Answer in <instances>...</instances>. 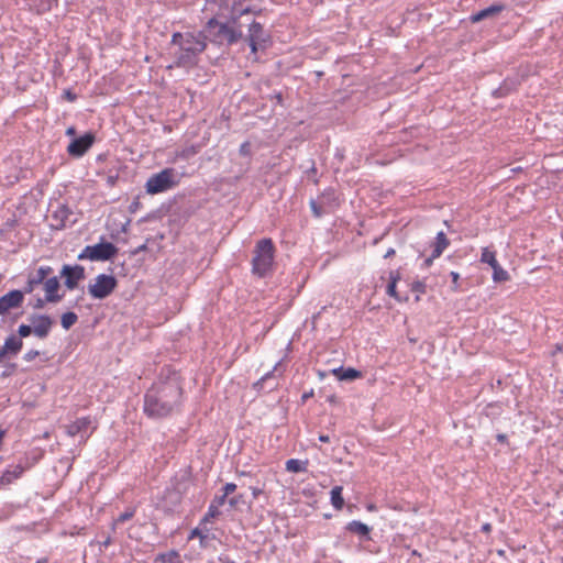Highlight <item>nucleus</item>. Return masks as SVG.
<instances>
[{"label":"nucleus","mask_w":563,"mask_h":563,"mask_svg":"<svg viewBox=\"0 0 563 563\" xmlns=\"http://www.w3.org/2000/svg\"><path fill=\"white\" fill-rule=\"evenodd\" d=\"M183 388L176 373L152 385L144 396V412L151 418H165L181 404Z\"/></svg>","instance_id":"f257e3e1"},{"label":"nucleus","mask_w":563,"mask_h":563,"mask_svg":"<svg viewBox=\"0 0 563 563\" xmlns=\"http://www.w3.org/2000/svg\"><path fill=\"white\" fill-rule=\"evenodd\" d=\"M172 44L178 45L179 49L175 54L176 66L194 67L198 63V56L206 49L207 42L201 31L199 32H176L172 36Z\"/></svg>","instance_id":"f03ea898"},{"label":"nucleus","mask_w":563,"mask_h":563,"mask_svg":"<svg viewBox=\"0 0 563 563\" xmlns=\"http://www.w3.org/2000/svg\"><path fill=\"white\" fill-rule=\"evenodd\" d=\"M201 32L206 42L209 41L218 46H231L243 38V34L230 30L227 22H220L217 18L209 19Z\"/></svg>","instance_id":"7ed1b4c3"},{"label":"nucleus","mask_w":563,"mask_h":563,"mask_svg":"<svg viewBox=\"0 0 563 563\" xmlns=\"http://www.w3.org/2000/svg\"><path fill=\"white\" fill-rule=\"evenodd\" d=\"M275 246L272 239L265 238L257 241L252 258V273L257 277L268 275L274 265Z\"/></svg>","instance_id":"20e7f679"},{"label":"nucleus","mask_w":563,"mask_h":563,"mask_svg":"<svg viewBox=\"0 0 563 563\" xmlns=\"http://www.w3.org/2000/svg\"><path fill=\"white\" fill-rule=\"evenodd\" d=\"M177 184L178 181L176 179L175 169L165 168L159 173L152 175L147 179L145 188L147 194L156 195L174 188Z\"/></svg>","instance_id":"39448f33"},{"label":"nucleus","mask_w":563,"mask_h":563,"mask_svg":"<svg viewBox=\"0 0 563 563\" xmlns=\"http://www.w3.org/2000/svg\"><path fill=\"white\" fill-rule=\"evenodd\" d=\"M118 253V247L111 242H100L95 245H87L79 253L78 260H90L96 262L109 261Z\"/></svg>","instance_id":"423d86ee"},{"label":"nucleus","mask_w":563,"mask_h":563,"mask_svg":"<svg viewBox=\"0 0 563 563\" xmlns=\"http://www.w3.org/2000/svg\"><path fill=\"white\" fill-rule=\"evenodd\" d=\"M118 286V280L113 275L99 274L93 284H89L88 292L95 299H104L109 297Z\"/></svg>","instance_id":"0eeeda50"},{"label":"nucleus","mask_w":563,"mask_h":563,"mask_svg":"<svg viewBox=\"0 0 563 563\" xmlns=\"http://www.w3.org/2000/svg\"><path fill=\"white\" fill-rule=\"evenodd\" d=\"M251 13H254L251 7H244L241 0H235L232 3L230 16L227 21V24H229V29L233 30L236 33L244 34L243 26H247V23H245L242 19Z\"/></svg>","instance_id":"6e6552de"},{"label":"nucleus","mask_w":563,"mask_h":563,"mask_svg":"<svg viewBox=\"0 0 563 563\" xmlns=\"http://www.w3.org/2000/svg\"><path fill=\"white\" fill-rule=\"evenodd\" d=\"M53 274L51 266H41L35 269H29L26 275V283L21 289L25 294L33 292L40 285H43L47 276Z\"/></svg>","instance_id":"1a4fd4ad"},{"label":"nucleus","mask_w":563,"mask_h":563,"mask_svg":"<svg viewBox=\"0 0 563 563\" xmlns=\"http://www.w3.org/2000/svg\"><path fill=\"white\" fill-rule=\"evenodd\" d=\"M74 214L73 210L65 203H58L56 209L52 211L51 227L54 230H63L67 225H73L76 219H70Z\"/></svg>","instance_id":"9d476101"},{"label":"nucleus","mask_w":563,"mask_h":563,"mask_svg":"<svg viewBox=\"0 0 563 563\" xmlns=\"http://www.w3.org/2000/svg\"><path fill=\"white\" fill-rule=\"evenodd\" d=\"M29 321L33 327V334L38 339L47 338L54 324V320L48 314L33 313L29 317Z\"/></svg>","instance_id":"9b49d317"},{"label":"nucleus","mask_w":563,"mask_h":563,"mask_svg":"<svg viewBox=\"0 0 563 563\" xmlns=\"http://www.w3.org/2000/svg\"><path fill=\"white\" fill-rule=\"evenodd\" d=\"M95 135L90 132L80 137H75L67 146V152L73 157H81L93 144Z\"/></svg>","instance_id":"f8f14e48"},{"label":"nucleus","mask_w":563,"mask_h":563,"mask_svg":"<svg viewBox=\"0 0 563 563\" xmlns=\"http://www.w3.org/2000/svg\"><path fill=\"white\" fill-rule=\"evenodd\" d=\"M24 300V291L13 289L0 297V314L8 313L11 309L20 308Z\"/></svg>","instance_id":"ddd939ff"},{"label":"nucleus","mask_w":563,"mask_h":563,"mask_svg":"<svg viewBox=\"0 0 563 563\" xmlns=\"http://www.w3.org/2000/svg\"><path fill=\"white\" fill-rule=\"evenodd\" d=\"M60 276L65 277V286L73 290L78 286V283L85 278V268L80 265H64Z\"/></svg>","instance_id":"4468645a"},{"label":"nucleus","mask_w":563,"mask_h":563,"mask_svg":"<svg viewBox=\"0 0 563 563\" xmlns=\"http://www.w3.org/2000/svg\"><path fill=\"white\" fill-rule=\"evenodd\" d=\"M90 424V417H81L66 426V432L69 437L79 435L82 441H86L91 434V432H88Z\"/></svg>","instance_id":"2eb2a0df"},{"label":"nucleus","mask_w":563,"mask_h":563,"mask_svg":"<svg viewBox=\"0 0 563 563\" xmlns=\"http://www.w3.org/2000/svg\"><path fill=\"white\" fill-rule=\"evenodd\" d=\"M242 40L271 43V35L264 30V26L260 22L251 20L247 22V34H243Z\"/></svg>","instance_id":"dca6fc26"},{"label":"nucleus","mask_w":563,"mask_h":563,"mask_svg":"<svg viewBox=\"0 0 563 563\" xmlns=\"http://www.w3.org/2000/svg\"><path fill=\"white\" fill-rule=\"evenodd\" d=\"M506 9V5L501 2H495L492 5L473 13L470 16L472 23H477L486 19H495Z\"/></svg>","instance_id":"f3484780"},{"label":"nucleus","mask_w":563,"mask_h":563,"mask_svg":"<svg viewBox=\"0 0 563 563\" xmlns=\"http://www.w3.org/2000/svg\"><path fill=\"white\" fill-rule=\"evenodd\" d=\"M279 363H277L274 368L267 372L264 376H262L257 382L253 384V388L257 391H272L274 390L278 383L276 382L275 372L278 368Z\"/></svg>","instance_id":"a211bd4d"},{"label":"nucleus","mask_w":563,"mask_h":563,"mask_svg":"<svg viewBox=\"0 0 563 563\" xmlns=\"http://www.w3.org/2000/svg\"><path fill=\"white\" fill-rule=\"evenodd\" d=\"M43 286L46 295V300H48V302L56 303L62 300L63 296L57 294L60 286L57 276H47L43 283Z\"/></svg>","instance_id":"6ab92c4d"},{"label":"nucleus","mask_w":563,"mask_h":563,"mask_svg":"<svg viewBox=\"0 0 563 563\" xmlns=\"http://www.w3.org/2000/svg\"><path fill=\"white\" fill-rule=\"evenodd\" d=\"M23 341L14 334L8 336L4 341V344L0 347L2 353L5 354L7 357L15 356L22 349Z\"/></svg>","instance_id":"aec40b11"},{"label":"nucleus","mask_w":563,"mask_h":563,"mask_svg":"<svg viewBox=\"0 0 563 563\" xmlns=\"http://www.w3.org/2000/svg\"><path fill=\"white\" fill-rule=\"evenodd\" d=\"M331 373L339 379V380H354L356 378H360L362 376V373L355 368L349 367L344 368L342 366L333 368Z\"/></svg>","instance_id":"412c9836"},{"label":"nucleus","mask_w":563,"mask_h":563,"mask_svg":"<svg viewBox=\"0 0 563 563\" xmlns=\"http://www.w3.org/2000/svg\"><path fill=\"white\" fill-rule=\"evenodd\" d=\"M345 529L352 533L358 534L365 540H371V528L362 521L353 520L346 525Z\"/></svg>","instance_id":"4be33fe9"},{"label":"nucleus","mask_w":563,"mask_h":563,"mask_svg":"<svg viewBox=\"0 0 563 563\" xmlns=\"http://www.w3.org/2000/svg\"><path fill=\"white\" fill-rule=\"evenodd\" d=\"M23 472L24 467L20 464L13 466L12 468H8L0 477V485H10L13 481L21 477Z\"/></svg>","instance_id":"5701e85b"},{"label":"nucleus","mask_w":563,"mask_h":563,"mask_svg":"<svg viewBox=\"0 0 563 563\" xmlns=\"http://www.w3.org/2000/svg\"><path fill=\"white\" fill-rule=\"evenodd\" d=\"M450 242L443 231L439 232L432 244V257H440L443 251L449 246Z\"/></svg>","instance_id":"b1692460"},{"label":"nucleus","mask_w":563,"mask_h":563,"mask_svg":"<svg viewBox=\"0 0 563 563\" xmlns=\"http://www.w3.org/2000/svg\"><path fill=\"white\" fill-rule=\"evenodd\" d=\"M324 206L328 212L339 206V200L334 189H325L318 198Z\"/></svg>","instance_id":"393cba45"},{"label":"nucleus","mask_w":563,"mask_h":563,"mask_svg":"<svg viewBox=\"0 0 563 563\" xmlns=\"http://www.w3.org/2000/svg\"><path fill=\"white\" fill-rule=\"evenodd\" d=\"M518 85V80L507 78L497 89L493 91V96L496 98H503L507 96L510 91L515 90Z\"/></svg>","instance_id":"a878e982"},{"label":"nucleus","mask_w":563,"mask_h":563,"mask_svg":"<svg viewBox=\"0 0 563 563\" xmlns=\"http://www.w3.org/2000/svg\"><path fill=\"white\" fill-rule=\"evenodd\" d=\"M308 464V460L290 459L286 462L285 466L287 472L301 473L307 471Z\"/></svg>","instance_id":"bb28decb"},{"label":"nucleus","mask_w":563,"mask_h":563,"mask_svg":"<svg viewBox=\"0 0 563 563\" xmlns=\"http://www.w3.org/2000/svg\"><path fill=\"white\" fill-rule=\"evenodd\" d=\"M153 563H179V553L175 550L159 553L154 558Z\"/></svg>","instance_id":"cd10ccee"},{"label":"nucleus","mask_w":563,"mask_h":563,"mask_svg":"<svg viewBox=\"0 0 563 563\" xmlns=\"http://www.w3.org/2000/svg\"><path fill=\"white\" fill-rule=\"evenodd\" d=\"M208 532L209 531H206L203 526H200L199 523L195 529L190 531L188 540L197 538L200 541V547L205 548L207 545V540L209 539Z\"/></svg>","instance_id":"c85d7f7f"},{"label":"nucleus","mask_w":563,"mask_h":563,"mask_svg":"<svg viewBox=\"0 0 563 563\" xmlns=\"http://www.w3.org/2000/svg\"><path fill=\"white\" fill-rule=\"evenodd\" d=\"M390 282L387 285L386 292L397 299L398 301H401V298L398 296L396 290V284L400 278V274L398 271H391L389 274Z\"/></svg>","instance_id":"c756f323"},{"label":"nucleus","mask_w":563,"mask_h":563,"mask_svg":"<svg viewBox=\"0 0 563 563\" xmlns=\"http://www.w3.org/2000/svg\"><path fill=\"white\" fill-rule=\"evenodd\" d=\"M342 490H343L342 486H334L331 489V504L336 510H341L344 506Z\"/></svg>","instance_id":"7c9ffc66"},{"label":"nucleus","mask_w":563,"mask_h":563,"mask_svg":"<svg viewBox=\"0 0 563 563\" xmlns=\"http://www.w3.org/2000/svg\"><path fill=\"white\" fill-rule=\"evenodd\" d=\"M220 510L213 506V505H209L208 507V511L205 514V516L201 518L200 520V526H203L205 530L206 531H209V528L207 527V525L214 518L219 517L220 516Z\"/></svg>","instance_id":"2f4dec72"},{"label":"nucleus","mask_w":563,"mask_h":563,"mask_svg":"<svg viewBox=\"0 0 563 563\" xmlns=\"http://www.w3.org/2000/svg\"><path fill=\"white\" fill-rule=\"evenodd\" d=\"M493 268V279L495 283H501L509 279V274L507 271H505L499 263H496V265L492 266Z\"/></svg>","instance_id":"473e14b6"},{"label":"nucleus","mask_w":563,"mask_h":563,"mask_svg":"<svg viewBox=\"0 0 563 563\" xmlns=\"http://www.w3.org/2000/svg\"><path fill=\"white\" fill-rule=\"evenodd\" d=\"M77 320L78 316L73 311H68L62 314L60 323L65 330H68L77 322Z\"/></svg>","instance_id":"72a5a7b5"},{"label":"nucleus","mask_w":563,"mask_h":563,"mask_svg":"<svg viewBox=\"0 0 563 563\" xmlns=\"http://www.w3.org/2000/svg\"><path fill=\"white\" fill-rule=\"evenodd\" d=\"M310 208L314 217L320 218L324 213H328V210L325 209V206L318 199H311L310 200Z\"/></svg>","instance_id":"f704fd0d"},{"label":"nucleus","mask_w":563,"mask_h":563,"mask_svg":"<svg viewBox=\"0 0 563 563\" xmlns=\"http://www.w3.org/2000/svg\"><path fill=\"white\" fill-rule=\"evenodd\" d=\"M481 261L483 263H487L490 267L498 263V261L496 260V253L489 250L488 247L483 249Z\"/></svg>","instance_id":"c9c22d12"},{"label":"nucleus","mask_w":563,"mask_h":563,"mask_svg":"<svg viewBox=\"0 0 563 563\" xmlns=\"http://www.w3.org/2000/svg\"><path fill=\"white\" fill-rule=\"evenodd\" d=\"M410 289H411V291L417 292V294H424L427 290V285L422 280H415L413 283H411ZM419 300H420V297H419V295H417L416 301H419Z\"/></svg>","instance_id":"e433bc0d"},{"label":"nucleus","mask_w":563,"mask_h":563,"mask_svg":"<svg viewBox=\"0 0 563 563\" xmlns=\"http://www.w3.org/2000/svg\"><path fill=\"white\" fill-rule=\"evenodd\" d=\"M135 515L134 508H128L124 512H122L114 521L113 527L118 523H122L133 518Z\"/></svg>","instance_id":"4c0bfd02"},{"label":"nucleus","mask_w":563,"mask_h":563,"mask_svg":"<svg viewBox=\"0 0 563 563\" xmlns=\"http://www.w3.org/2000/svg\"><path fill=\"white\" fill-rule=\"evenodd\" d=\"M244 41L249 44V46L251 48V53H253V54H256L260 49L267 48V46L269 44L266 42L261 43V42L252 41V40H244Z\"/></svg>","instance_id":"58836bf2"},{"label":"nucleus","mask_w":563,"mask_h":563,"mask_svg":"<svg viewBox=\"0 0 563 563\" xmlns=\"http://www.w3.org/2000/svg\"><path fill=\"white\" fill-rule=\"evenodd\" d=\"M33 333L32 324H21L18 329V334L21 340L22 338H26Z\"/></svg>","instance_id":"ea45409f"},{"label":"nucleus","mask_w":563,"mask_h":563,"mask_svg":"<svg viewBox=\"0 0 563 563\" xmlns=\"http://www.w3.org/2000/svg\"><path fill=\"white\" fill-rule=\"evenodd\" d=\"M239 153L241 156L249 157L251 156V144L250 142H244L240 145Z\"/></svg>","instance_id":"a19ab883"},{"label":"nucleus","mask_w":563,"mask_h":563,"mask_svg":"<svg viewBox=\"0 0 563 563\" xmlns=\"http://www.w3.org/2000/svg\"><path fill=\"white\" fill-rule=\"evenodd\" d=\"M450 276L452 278V286H451L452 290L459 291L460 290V284H459L460 274L456 272H451Z\"/></svg>","instance_id":"79ce46f5"},{"label":"nucleus","mask_w":563,"mask_h":563,"mask_svg":"<svg viewBox=\"0 0 563 563\" xmlns=\"http://www.w3.org/2000/svg\"><path fill=\"white\" fill-rule=\"evenodd\" d=\"M227 498L228 497H224V494L222 493L221 496H216L210 504L219 509L221 506L225 504Z\"/></svg>","instance_id":"37998d69"},{"label":"nucleus","mask_w":563,"mask_h":563,"mask_svg":"<svg viewBox=\"0 0 563 563\" xmlns=\"http://www.w3.org/2000/svg\"><path fill=\"white\" fill-rule=\"evenodd\" d=\"M236 489V485L234 483H227L223 488H222V492L224 494V497H228L230 494H232L234 490Z\"/></svg>","instance_id":"c03bdc74"},{"label":"nucleus","mask_w":563,"mask_h":563,"mask_svg":"<svg viewBox=\"0 0 563 563\" xmlns=\"http://www.w3.org/2000/svg\"><path fill=\"white\" fill-rule=\"evenodd\" d=\"M40 355V352L37 350H30L27 351L24 355H23V358L24 361L26 362H32L33 360H35L36 356Z\"/></svg>","instance_id":"a18cd8bd"},{"label":"nucleus","mask_w":563,"mask_h":563,"mask_svg":"<svg viewBox=\"0 0 563 563\" xmlns=\"http://www.w3.org/2000/svg\"><path fill=\"white\" fill-rule=\"evenodd\" d=\"M47 302H48V300H46V296L44 298L38 297V298L35 299V301L32 305V307L34 309H38L40 310V309H43Z\"/></svg>","instance_id":"49530a36"},{"label":"nucleus","mask_w":563,"mask_h":563,"mask_svg":"<svg viewBox=\"0 0 563 563\" xmlns=\"http://www.w3.org/2000/svg\"><path fill=\"white\" fill-rule=\"evenodd\" d=\"M250 488H251V490H252V495H253V498H254V499H257V498H258V496L263 494V489H262V488H260V487L251 486Z\"/></svg>","instance_id":"de8ad7c7"},{"label":"nucleus","mask_w":563,"mask_h":563,"mask_svg":"<svg viewBox=\"0 0 563 563\" xmlns=\"http://www.w3.org/2000/svg\"><path fill=\"white\" fill-rule=\"evenodd\" d=\"M64 97H65L68 101H70V102H73V101H75V100L77 99V96H76L74 92H71L70 90H65V91H64Z\"/></svg>","instance_id":"09e8293b"},{"label":"nucleus","mask_w":563,"mask_h":563,"mask_svg":"<svg viewBox=\"0 0 563 563\" xmlns=\"http://www.w3.org/2000/svg\"><path fill=\"white\" fill-rule=\"evenodd\" d=\"M242 496H234L232 498L229 499V504L231 507H235L240 500H241Z\"/></svg>","instance_id":"8fccbe9b"},{"label":"nucleus","mask_w":563,"mask_h":563,"mask_svg":"<svg viewBox=\"0 0 563 563\" xmlns=\"http://www.w3.org/2000/svg\"><path fill=\"white\" fill-rule=\"evenodd\" d=\"M496 440L499 442V443H506L507 442V435L504 434V433H499L496 435Z\"/></svg>","instance_id":"3c124183"},{"label":"nucleus","mask_w":563,"mask_h":563,"mask_svg":"<svg viewBox=\"0 0 563 563\" xmlns=\"http://www.w3.org/2000/svg\"><path fill=\"white\" fill-rule=\"evenodd\" d=\"M435 258L437 257H432V254H431L428 258L424 260V263H423L424 267H430Z\"/></svg>","instance_id":"603ef678"},{"label":"nucleus","mask_w":563,"mask_h":563,"mask_svg":"<svg viewBox=\"0 0 563 563\" xmlns=\"http://www.w3.org/2000/svg\"><path fill=\"white\" fill-rule=\"evenodd\" d=\"M395 254H396L395 249L390 247V249H388V250H387V252L385 253L384 258H389V257L394 256Z\"/></svg>","instance_id":"864d4df0"},{"label":"nucleus","mask_w":563,"mask_h":563,"mask_svg":"<svg viewBox=\"0 0 563 563\" xmlns=\"http://www.w3.org/2000/svg\"><path fill=\"white\" fill-rule=\"evenodd\" d=\"M112 543L111 537H107L103 541L100 542V544L104 548L109 547Z\"/></svg>","instance_id":"5fc2aeb1"},{"label":"nucleus","mask_w":563,"mask_h":563,"mask_svg":"<svg viewBox=\"0 0 563 563\" xmlns=\"http://www.w3.org/2000/svg\"><path fill=\"white\" fill-rule=\"evenodd\" d=\"M482 531H483V532H486V533L490 532V531H492V525H490V523H488V522L484 523V525L482 526Z\"/></svg>","instance_id":"6e6d98bb"},{"label":"nucleus","mask_w":563,"mask_h":563,"mask_svg":"<svg viewBox=\"0 0 563 563\" xmlns=\"http://www.w3.org/2000/svg\"><path fill=\"white\" fill-rule=\"evenodd\" d=\"M76 134V129L75 126H69L67 130H66V135L68 136H75Z\"/></svg>","instance_id":"4d7b16f0"},{"label":"nucleus","mask_w":563,"mask_h":563,"mask_svg":"<svg viewBox=\"0 0 563 563\" xmlns=\"http://www.w3.org/2000/svg\"><path fill=\"white\" fill-rule=\"evenodd\" d=\"M219 561H220L221 563H236V562H234L233 560H231L229 556L219 558Z\"/></svg>","instance_id":"13d9d810"},{"label":"nucleus","mask_w":563,"mask_h":563,"mask_svg":"<svg viewBox=\"0 0 563 563\" xmlns=\"http://www.w3.org/2000/svg\"><path fill=\"white\" fill-rule=\"evenodd\" d=\"M190 154H195V152L192 151H189V150H185L181 152L180 156L184 157V158H187L189 157Z\"/></svg>","instance_id":"bf43d9fd"},{"label":"nucleus","mask_w":563,"mask_h":563,"mask_svg":"<svg viewBox=\"0 0 563 563\" xmlns=\"http://www.w3.org/2000/svg\"><path fill=\"white\" fill-rule=\"evenodd\" d=\"M319 440H320L321 442L327 443V442H329V441H330V438H329V435L320 434V435H319Z\"/></svg>","instance_id":"052dcab7"},{"label":"nucleus","mask_w":563,"mask_h":563,"mask_svg":"<svg viewBox=\"0 0 563 563\" xmlns=\"http://www.w3.org/2000/svg\"><path fill=\"white\" fill-rule=\"evenodd\" d=\"M313 395V391L311 390L310 393H305L301 397L302 401L305 402L309 397H311Z\"/></svg>","instance_id":"680f3d73"},{"label":"nucleus","mask_w":563,"mask_h":563,"mask_svg":"<svg viewBox=\"0 0 563 563\" xmlns=\"http://www.w3.org/2000/svg\"><path fill=\"white\" fill-rule=\"evenodd\" d=\"M4 435H5V431L0 429V445L2 444Z\"/></svg>","instance_id":"e2e57ef3"},{"label":"nucleus","mask_w":563,"mask_h":563,"mask_svg":"<svg viewBox=\"0 0 563 563\" xmlns=\"http://www.w3.org/2000/svg\"><path fill=\"white\" fill-rule=\"evenodd\" d=\"M309 173H312V174L317 173V168H316L314 163H312L311 168L309 169Z\"/></svg>","instance_id":"0e129e2a"},{"label":"nucleus","mask_w":563,"mask_h":563,"mask_svg":"<svg viewBox=\"0 0 563 563\" xmlns=\"http://www.w3.org/2000/svg\"><path fill=\"white\" fill-rule=\"evenodd\" d=\"M5 354L2 353V350L0 349V364L3 362V360L5 358Z\"/></svg>","instance_id":"69168bd1"},{"label":"nucleus","mask_w":563,"mask_h":563,"mask_svg":"<svg viewBox=\"0 0 563 563\" xmlns=\"http://www.w3.org/2000/svg\"><path fill=\"white\" fill-rule=\"evenodd\" d=\"M144 250H146V244H143V245L139 246V249L136 250L135 253H139V252L144 251Z\"/></svg>","instance_id":"338daca9"},{"label":"nucleus","mask_w":563,"mask_h":563,"mask_svg":"<svg viewBox=\"0 0 563 563\" xmlns=\"http://www.w3.org/2000/svg\"><path fill=\"white\" fill-rule=\"evenodd\" d=\"M241 476H249L250 475V472H245V471H242L239 473Z\"/></svg>","instance_id":"774afa93"}]
</instances>
